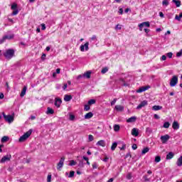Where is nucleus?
Segmentation results:
<instances>
[{"label": "nucleus", "mask_w": 182, "mask_h": 182, "mask_svg": "<svg viewBox=\"0 0 182 182\" xmlns=\"http://www.w3.org/2000/svg\"><path fill=\"white\" fill-rule=\"evenodd\" d=\"M15 55V50L14 49H8L6 50V52L4 53V56L6 58V59H12L14 56Z\"/></svg>", "instance_id": "obj_1"}, {"label": "nucleus", "mask_w": 182, "mask_h": 182, "mask_svg": "<svg viewBox=\"0 0 182 182\" xmlns=\"http://www.w3.org/2000/svg\"><path fill=\"white\" fill-rule=\"evenodd\" d=\"M31 134H32V129H30L29 131L26 132L23 135H22L19 138L18 141L20 142L25 141V140H26V139H28L29 136H31Z\"/></svg>", "instance_id": "obj_2"}, {"label": "nucleus", "mask_w": 182, "mask_h": 182, "mask_svg": "<svg viewBox=\"0 0 182 182\" xmlns=\"http://www.w3.org/2000/svg\"><path fill=\"white\" fill-rule=\"evenodd\" d=\"M3 117H4V120H6L8 123H12L14 120V115H6L5 114V112H2Z\"/></svg>", "instance_id": "obj_3"}, {"label": "nucleus", "mask_w": 182, "mask_h": 182, "mask_svg": "<svg viewBox=\"0 0 182 182\" xmlns=\"http://www.w3.org/2000/svg\"><path fill=\"white\" fill-rule=\"evenodd\" d=\"M178 82V77H177L176 75L173 76V77L171 79L170 87H174V86H176V85H177Z\"/></svg>", "instance_id": "obj_4"}, {"label": "nucleus", "mask_w": 182, "mask_h": 182, "mask_svg": "<svg viewBox=\"0 0 182 182\" xmlns=\"http://www.w3.org/2000/svg\"><path fill=\"white\" fill-rule=\"evenodd\" d=\"M11 9L14 11L12 12L13 16L18 15V14H19V11H18V4L16 3H13L11 5Z\"/></svg>", "instance_id": "obj_5"}, {"label": "nucleus", "mask_w": 182, "mask_h": 182, "mask_svg": "<svg viewBox=\"0 0 182 182\" xmlns=\"http://www.w3.org/2000/svg\"><path fill=\"white\" fill-rule=\"evenodd\" d=\"M65 163V156L61 157L59 163L57 164V169L60 170L63 167V164Z\"/></svg>", "instance_id": "obj_6"}, {"label": "nucleus", "mask_w": 182, "mask_h": 182, "mask_svg": "<svg viewBox=\"0 0 182 182\" xmlns=\"http://www.w3.org/2000/svg\"><path fill=\"white\" fill-rule=\"evenodd\" d=\"M12 158V156L11 155H6L2 157V159L0 161V163H5L6 161H11V159Z\"/></svg>", "instance_id": "obj_7"}, {"label": "nucleus", "mask_w": 182, "mask_h": 182, "mask_svg": "<svg viewBox=\"0 0 182 182\" xmlns=\"http://www.w3.org/2000/svg\"><path fill=\"white\" fill-rule=\"evenodd\" d=\"M85 50H89V42L85 43V45H81L80 47L81 52H85Z\"/></svg>", "instance_id": "obj_8"}, {"label": "nucleus", "mask_w": 182, "mask_h": 182, "mask_svg": "<svg viewBox=\"0 0 182 182\" xmlns=\"http://www.w3.org/2000/svg\"><path fill=\"white\" fill-rule=\"evenodd\" d=\"M54 105L56 107H60V105H62V99L55 97Z\"/></svg>", "instance_id": "obj_9"}, {"label": "nucleus", "mask_w": 182, "mask_h": 182, "mask_svg": "<svg viewBox=\"0 0 182 182\" xmlns=\"http://www.w3.org/2000/svg\"><path fill=\"white\" fill-rule=\"evenodd\" d=\"M147 105H148L147 101L144 100L136 107V109L138 110H140V109H142V107H144L145 106H147Z\"/></svg>", "instance_id": "obj_10"}, {"label": "nucleus", "mask_w": 182, "mask_h": 182, "mask_svg": "<svg viewBox=\"0 0 182 182\" xmlns=\"http://www.w3.org/2000/svg\"><path fill=\"white\" fill-rule=\"evenodd\" d=\"M148 89H150V86H145V87H141L139 90H136L137 93H141L143 92H146V90H148Z\"/></svg>", "instance_id": "obj_11"}, {"label": "nucleus", "mask_w": 182, "mask_h": 182, "mask_svg": "<svg viewBox=\"0 0 182 182\" xmlns=\"http://www.w3.org/2000/svg\"><path fill=\"white\" fill-rule=\"evenodd\" d=\"M170 139V136H168V134L164 135V136H161V140L162 141L163 144L168 141V139Z\"/></svg>", "instance_id": "obj_12"}, {"label": "nucleus", "mask_w": 182, "mask_h": 182, "mask_svg": "<svg viewBox=\"0 0 182 182\" xmlns=\"http://www.w3.org/2000/svg\"><path fill=\"white\" fill-rule=\"evenodd\" d=\"M132 136L137 137V136H139V129H137V128H133L132 130Z\"/></svg>", "instance_id": "obj_13"}, {"label": "nucleus", "mask_w": 182, "mask_h": 182, "mask_svg": "<svg viewBox=\"0 0 182 182\" xmlns=\"http://www.w3.org/2000/svg\"><path fill=\"white\" fill-rule=\"evenodd\" d=\"M172 127L174 130H178V129H180V124H178V122L174 121Z\"/></svg>", "instance_id": "obj_14"}, {"label": "nucleus", "mask_w": 182, "mask_h": 182, "mask_svg": "<svg viewBox=\"0 0 182 182\" xmlns=\"http://www.w3.org/2000/svg\"><path fill=\"white\" fill-rule=\"evenodd\" d=\"M172 2L175 4L176 8L181 6V1L180 0H172Z\"/></svg>", "instance_id": "obj_15"}, {"label": "nucleus", "mask_w": 182, "mask_h": 182, "mask_svg": "<svg viewBox=\"0 0 182 182\" xmlns=\"http://www.w3.org/2000/svg\"><path fill=\"white\" fill-rule=\"evenodd\" d=\"M115 109L117 112H123V110H124V107L122 105H116Z\"/></svg>", "instance_id": "obj_16"}, {"label": "nucleus", "mask_w": 182, "mask_h": 182, "mask_svg": "<svg viewBox=\"0 0 182 182\" xmlns=\"http://www.w3.org/2000/svg\"><path fill=\"white\" fill-rule=\"evenodd\" d=\"M90 75H92V72L91 71H87L86 73H85L82 76L83 77H87V79H90Z\"/></svg>", "instance_id": "obj_17"}, {"label": "nucleus", "mask_w": 182, "mask_h": 182, "mask_svg": "<svg viewBox=\"0 0 182 182\" xmlns=\"http://www.w3.org/2000/svg\"><path fill=\"white\" fill-rule=\"evenodd\" d=\"M173 157H174V154L173 152H169L166 155V160H171V159H173Z\"/></svg>", "instance_id": "obj_18"}, {"label": "nucleus", "mask_w": 182, "mask_h": 182, "mask_svg": "<svg viewBox=\"0 0 182 182\" xmlns=\"http://www.w3.org/2000/svg\"><path fill=\"white\" fill-rule=\"evenodd\" d=\"M53 113H55V111L53 110V109L50 107L47 108L46 114H53Z\"/></svg>", "instance_id": "obj_19"}, {"label": "nucleus", "mask_w": 182, "mask_h": 182, "mask_svg": "<svg viewBox=\"0 0 182 182\" xmlns=\"http://www.w3.org/2000/svg\"><path fill=\"white\" fill-rule=\"evenodd\" d=\"M71 99H72V95H65L64 96L65 102H70Z\"/></svg>", "instance_id": "obj_20"}, {"label": "nucleus", "mask_w": 182, "mask_h": 182, "mask_svg": "<svg viewBox=\"0 0 182 182\" xmlns=\"http://www.w3.org/2000/svg\"><path fill=\"white\" fill-rule=\"evenodd\" d=\"M161 109H163V107L159 105H154L152 107V110H155V111L161 110Z\"/></svg>", "instance_id": "obj_21"}, {"label": "nucleus", "mask_w": 182, "mask_h": 182, "mask_svg": "<svg viewBox=\"0 0 182 182\" xmlns=\"http://www.w3.org/2000/svg\"><path fill=\"white\" fill-rule=\"evenodd\" d=\"M92 117H93L92 112H88L85 115V119H92Z\"/></svg>", "instance_id": "obj_22"}, {"label": "nucleus", "mask_w": 182, "mask_h": 182, "mask_svg": "<svg viewBox=\"0 0 182 182\" xmlns=\"http://www.w3.org/2000/svg\"><path fill=\"white\" fill-rule=\"evenodd\" d=\"M176 164L177 166H178V167H181L182 166V156H180L178 159V161L176 162Z\"/></svg>", "instance_id": "obj_23"}, {"label": "nucleus", "mask_w": 182, "mask_h": 182, "mask_svg": "<svg viewBox=\"0 0 182 182\" xmlns=\"http://www.w3.org/2000/svg\"><path fill=\"white\" fill-rule=\"evenodd\" d=\"M97 144L98 146H101L102 147H105V146H106V143L105 142L104 140H100V141H99L97 143Z\"/></svg>", "instance_id": "obj_24"}, {"label": "nucleus", "mask_w": 182, "mask_h": 182, "mask_svg": "<svg viewBox=\"0 0 182 182\" xmlns=\"http://www.w3.org/2000/svg\"><path fill=\"white\" fill-rule=\"evenodd\" d=\"M136 117H132L129 119L127 120V123H134V122H136Z\"/></svg>", "instance_id": "obj_25"}, {"label": "nucleus", "mask_w": 182, "mask_h": 182, "mask_svg": "<svg viewBox=\"0 0 182 182\" xmlns=\"http://www.w3.org/2000/svg\"><path fill=\"white\" fill-rule=\"evenodd\" d=\"M25 95H26V86H25V87L23 88L20 96H21V97H23V96H25Z\"/></svg>", "instance_id": "obj_26"}, {"label": "nucleus", "mask_w": 182, "mask_h": 182, "mask_svg": "<svg viewBox=\"0 0 182 182\" xmlns=\"http://www.w3.org/2000/svg\"><path fill=\"white\" fill-rule=\"evenodd\" d=\"M141 26H146V28H150V22L146 21L141 23Z\"/></svg>", "instance_id": "obj_27"}, {"label": "nucleus", "mask_w": 182, "mask_h": 182, "mask_svg": "<svg viewBox=\"0 0 182 182\" xmlns=\"http://www.w3.org/2000/svg\"><path fill=\"white\" fill-rule=\"evenodd\" d=\"M119 82L122 86H129L127 83L124 82V80L123 78L119 79Z\"/></svg>", "instance_id": "obj_28"}, {"label": "nucleus", "mask_w": 182, "mask_h": 182, "mask_svg": "<svg viewBox=\"0 0 182 182\" xmlns=\"http://www.w3.org/2000/svg\"><path fill=\"white\" fill-rule=\"evenodd\" d=\"M116 147H117V142H114L111 146V150L114 151V150H116Z\"/></svg>", "instance_id": "obj_29"}, {"label": "nucleus", "mask_w": 182, "mask_h": 182, "mask_svg": "<svg viewBox=\"0 0 182 182\" xmlns=\"http://www.w3.org/2000/svg\"><path fill=\"white\" fill-rule=\"evenodd\" d=\"M9 140V137L4 136L1 138V143H5V141H8Z\"/></svg>", "instance_id": "obj_30"}, {"label": "nucleus", "mask_w": 182, "mask_h": 182, "mask_svg": "<svg viewBox=\"0 0 182 182\" xmlns=\"http://www.w3.org/2000/svg\"><path fill=\"white\" fill-rule=\"evenodd\" d=\"M114 132H119V130H120V126L118 124H114Z\"/></svg>", "instance_id": "obj_31"}, {"label": "nucleus", "mask_w": 182, "mask_h": 182, "mask_svg": "<svg viewBox=\"0 0 182 182\" xmlns=\"http://www.w3.org/2000/svg\"><path fill=\"white\" fill-rule=\"evenodd\" d=\"M146 133H147V134H151V133H153V130L150 127H147L146 129Z\"/></svg>", "instance_id": "obj_32"}, {"label": "nucleus", "mask_w": 182, "mask_h": 182, "mask_svg": "<svg viewBox=\"0 0 182 182\" xmlns=\"http://www.w3.org/2000/svg\"><path fill=\"white\" fill-rule=\"evenodd\" d=\"M108 71H109V68L107 67H105V68H102V70H101V73L105 75V73H106Z\"/></svg>", "instance_id": "obj_33"}, {"label": "nucleus", "mask_w": 182, "mask_h": 182, "mask_svg": "<svg viewBox=\"0 0 182 182\" xmlns=\"http://www.w3.org/2000/svg\"><path fill=\"white\" fill-rule=\"evenodd\" d=\"M149 150H150V149H149V147L144 148L141 151L142 154H146V153H149Z\"/></svg>", "instance_id": "obj_34"}, {"label": "nucleus", "mask_w": 182, "mask_h": 182, "mask_svg": "<svg viewBox=\"0 0 182 182\" xmlns=\"http://www.w3.org/2000/svg\"><path fill=\"white\" fill-rule=\"evenodd\" d=\"M143 179L144 180L145 182H150V178H149L147 175H144L143 176Z\"/></svg>", "instance_id": "obj_35"}, {"label": "nucleus", "mask_w": 182, "mask_h": 182, "mask_svg": "<svg viewBox=\"0 0 182 182\" xmlns=\"http://www.w3.org/2000/svg\"><path fill=\"white\" fill-rule=\"evenodd\" d=\"M181 18H182V13H181L178 15H176V17H175V19H176V21H181Z\"/></svg>", "instance_id": "obj_36"}, {"label": "nucleus", "mask_w": 182, "mask_h": 182, "mask_svg": "<svg viewBox=\"0 0 182 182\" xmlns=\"http://www.w3.org/2000/svg\"><path fill=\"white\" fill-rule=\"evenodd\" d=\"M161 161V157H160V156H157L155 157V162L156 163H160V161Z\"/></svg>", "instance_id": "obj_37"}, {"label": "nucleus", "mask_w": 182, "mask_h": 182, "mask_svg": "<svg viewBox=\"0 0 182 182\" xmlns=\"http://www.w3.org/2000/svg\"><path fill=\"white\" fill-rule=\"evenodd\" d=\"M6 39H8L9 41H11V39H14V34L10 36H4Z\"/></svg>", "instance_id": "obj_38"}, {"label": "nucleus", "mask_w": 182, "mask_h": 182, "mask_svg": "<svg viewBox=\"0 0 182 182\" xmlns=\"http://www.w3.org/2000/svg\"><path fill=\"white\" fill-rule=\"evenodd\" d=\"M164 129H168V127H170V122H166L164 124Z\"/></svg>", "instance_id": "obj_39"}, {"label": "nucleus", "mask_w": 182, "mask_h": 182, "mask_svg": "<svg viewBox=\"0 0 182 182\" xmlns=\"http://www.w3.org/2000/svg\"><path fill=\"white\" fill-rule=\"evenodd\" d=\"M95 103H96V100H95L92 99V100H90L88 101V105H95Z\"/></svg>", "instance_id": "obj_40"}, {"label": "nucleus", "mask_w": 182, "mask_h": 182, "mask_svg": "<svg viewBox=\"0 0 182 182\" xmlns=\"http://www.w3.org/2000/svg\"><path fill=\"white\" fill-rule=\"evenodd\" d=\"M84 110H85V112H89V110H90V106H89V105H85Z\"/></svg>", "instance_id": "obj_41"}, {"label": "nucleus", "mask_w": 182, "mask_h": 182, "mask_svg": "<svg viewBox=\"0 0 182 182\" xmlns=\"http://www.w3.org/2000/svg\"><path fill=\"white\" fill-rule=\"evenodd\" d=\"M74 176H75V171H71L70 172V174H69L68 177H69V178H72V177H74Z\"/></svg>", "instance_id": "obj_42"}, {"label": "nucleus", "mask_w": 182, "mask_h": 182, "mask_svg": "<svg viewBox=\"0 0 182 182\" xmlns=\"http://www.w3.org/2000/svg\"><path fill=\"white\" fill-rule=\"evenodd\" d=\"M162 5H165V6H168V0H164L162 1Z\"/></svg>", "instance_id": "obj_43"}, {"label": "nucleus", "mask_w": 182, "mask_h": 182, "mask_svg": "<svg viewBox=\"0 0 182 182\" xmlns=\"http://www.w3.org/2000/svg\"><path fill=\"white\" fill-rule=\"evenodd\" d=\"M69 166H76V161H75L74 160H71L70 161Z\"/></svg>", "instance_id": "obj_44"}, {"label": "nucleus", "mask_w": 182, "mask_h": 182, "mask_svg": "<svg viewBox=\"0 0 182 182\" xmlns=\"http://www.w3.org/2000/svg\"><path fill=\"white\" fill-rule=\"evenodd\" d=\"M181 56H182V49L176 53L177 58H180Z\"/></svg>", "instance_id": "obj_45"}, {"label": "nucleus", "mask_w": 182, "mask_h": 182, "mask_svg": "<svg viewBox=\"0 0 182 182\" xmlns=\"http://www.w3.org/2000/svg\"><path fill=\"white\" fill-rule=\"evenodd\" d=\"M52 180V175L49 174L47 177V182H50Z\"/></svg>", "instance_id": "obj_46"}, {"label": "nucleus", "mask_w": 182, "mask_h": 182, "mask_svg": "<svg viewBox=\"0 0 182 182\" xmlns=\"http://www.w3.org/2000/svg\"><path fill=\"white\" fill-rule=\"evenodd\" d=\"M94 137H93V135H89L88 136V140H89V141H93V140H94Z\"/></svg>", "instance_id": "obj_47"}, {"label": "nucleus", "mask_w": 182, "mask_h": 182, "mask_svg": "<svg viewBox=\"0 0 182 182\" xmlns=\"http://www.w3.org/2000/svg\"><path fill=\"white\" fill-rule=\"evenodd\" d=\"M6 41V38H5V36L2 38V39L0 40V45H2L4 42Z\"/></svg>", "instance_id": "obj_48"}, {"label": "nucleus", "mask_w": 182, "mask_h": 182, "mask_svg": "<svg viewBox=\"0 0 182 182\" xmlns=\"http://www.w3.org/2000/svg\"><path fill=\"white\" fill-rule=\"evenodd\" d=\"M69 120H71V121L75 120V115L70 114Z\"/></svg>", "instance_id": "obj_49"}, {"label": "nucleus", "mask_w": 182, "mask_h": 182, "mask_svg": "<svg viewBox=\"0 0 182 182\" xmlns=\"http://www.w3.org/2000/svg\"><path fill=\"white\" fill-rule=\"evenodd\" d=\"M166 56H168V58H169L170 59H171V58H173V53L170 52V53H168L166 54Z\"/></svg>", "instance_id": "obj_50"}, {"label": "nucleus", "mask_w": 182, "mask_h": 182, "mask_svg": "<svg viewBox=\"0 0 182 182\" xmlns=\"http://www.w3.org/2000/svg\"><path fill=\"white\" fill-rule=\"evenodd\" d=\"M116 102H117V99L114 98L113 101L111 102V106H113L116 104Z\"/></svg>", "instance_id": "obj_51"}, {"label": "nucleus", "mask_w": 182, "mask_h": 182, "mask_svg": "<svg viewBox=\"0 0 182 182\" xmlns=\"http://www.w3.org/2000/svg\"><path fill=\"white\" fill-rule=\"evenodd\" d=\"M127 178L128 180H132V173H129L127 175Z\"/></svg>", "instance_id": "obj_52"}, {"label": "nucleus", "mask_w": 182, "mask_h": 182, "mask_svg": "<svg viewBox=\"0 0 182 182\" xmlns=\"http://www.w3.org/2000/svg\"><path fill=\"white\" fill-rule=\"evenodd\" d=\"M90 39L92 41H97V37L96 36H92Z\"/></svg>", "instance_id": "obj_53"}, {"label": "nucleus", "mask_w": 182, "mask_h": 182, "mask_svg": "<svg viewBox=\"0 0 182 182\" xmlns=\"http://www.w3.org/2000/svg\"><path fill=\"white\" fill-rule=\"evenodd\" d=\"M115 29L116 30H119V31H120V29H122V26H120V25H119V24H117L116 26H115Z\"/></svg>", "instance_id": "obj_54"}, {"label": "nucleus", "mask_w": 182, "mask_h": 182, "mask_svg": "<svg viewBox=\"0 0 182 182\" xmlns=\"http://www.w3.org/2000/svg\"><path fill=\"white\" fill-rule=\"evenodd\" d=\"M132 149H133V150H136V149H137V144H134L132 145Z\"/></svg>", "instance_id": "obj_55"}, {"label": "nucleus", "mask_w": 182, "mask_h": 182, "mask_svg": "<svg viewBox=\"0 0 182 182\" xmlns=\"http://www.w3.org/2000/svg\"><path fill=\"white\" fill-rule=\"evenodd\" d=\"M92 168H97V163H94L92 164Z\"/></svg>", "instance_id": "obj_56"}, {"label": "nucleus", "mask_w": 182, "mask_h": 182, "mask_svg": "<svg viewBox=\"0 0 182 182\" xmlns=\"http://www.w3.org/2000/svg\"><path fill=\"white\" fill-rule=\"evenodd\" d=\"M41 29L43 30V31H45V29H46V26H45V24H41Z\"/></svg>", "instance_id": "obj_57"}, {"label": "nucleus", "mask_w": 182, "mask_h": 182, "mask_svg": "<svg viewBox=\"0 0 182 182\" xmlns=\"http://www.w3.org/2000/svg\"><path fill=\"white\" fill-rule=\"evenodd\" d=\"M139 31H143V28H144V26H141V23L139 25Z\"/></svg>", "instance_id": "obj_58"}, {"label": "nucleus", "mask_w": 182, "mask_h": 182, "mask_svg": "<svg viewBox=\"0 0 182 182\" xmlns=\"http://www.w3.org/2000/svg\"><path fill=\"white\" fill-rule=\"evenodd\" d=\"M67 88H68V84H64L63 87V90H66Z\"/></svg>", "instance_id": "obj_59"}, {"label": "nucleus", "mask_w": 182, "mask_h": 182, "mask_svg": "<svg viewBox=\"0 0 182 182\" xmlns=\"http://www.w3.org/2000/svg\"><path fill=\"white\" fill-rule=\"evenodd\" d=\"M154 119H160V117L159 115H157V114H155L154 115Z\"/></svg>", "instance_id": "obj_60"}, {"label": "nucleus", "mask_w": 182, "mask_h": 182, "mask_svg": "<svg viewBox=\"0 0 182 182\" xmlns=\"http://www.w3.org/2000/svg\"><path fill=\"white\" fill-rule=\"evenodd\" d=\"M166 59H167V57L166 55L161 56V60H166Z\"/></svg>", "instance_id": "obj_61"}, {"label": "nucleus", "mask_w": 182, "mask_h": 182, "mask_svg": "<svg viewBox=\"0 0 182 182\" xmlns=\"http://www.w3.org/2000/svg\"><path fill=\"white\" fill-rule=\"evenodd\" d=\"M119 14H120V15H123V9H119Z\"/></svg>", "instance_id": "obj_62"}, {"label": "nucleus", "mask_w": 182, "mask_h": 182, "mask_svg": "<svg viewBox=\"0 0 182 182\" xmlns=\"http://www.w3.org/2000/svg\"><path fill=\"white\" fill-rule=\"evenodd\" d=\"M5 97V95H4V93H0V99H4Z\"/></svg>", "instance_id": "obj_63"}, {"label": "nucleus", "mask_w": 182, "mask_h": 182, "mask_svg": "<svg viewBox=\"0 0 182 182\" xmlns=\"http://www.w3.org/2000/svg\"><path fill=\"white\" fill-rule=\"evenodd\" d=\"M113 178H111L109 180H108L107 182H113Z\"/></svg>", "instance_id": "obj_64"}]
</instances>
